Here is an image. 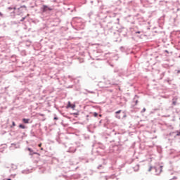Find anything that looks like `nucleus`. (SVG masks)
Instances as JSON below:
<instances>
[{
  "mask_svg": "<svg viewBox=\"0 0 180 180\" xmlns=\"http://www.w3.org/2000/svg\"><path fill=\"white\" fill-rule=\"evenodd\" d=\"M7 180H12V179H7Z\"/></svg>",
  "mask_w": 180,
  "mask_h": 180,
  "instance_id": "obj_21",
  "label": "nucleus"
},
{
  "mask_svg": "<svg viewBox=\"0 0 180 180\" xmlns=\"http://www.w3.org/2000/svg\"><path fill=\"white\" fill-rule=\"evenodd\" d=\"M29 120H30L29 119H26V118L22 119V122L26 124L29 123Z\"/></svg>",
  "mask_w": 180,
  "mask_h": 180,
  "instance_id": "obj_6",
  "label": "nucleus"
},
{
  "mask_svg": "<svg viewBox=\"0 0 180 180\" xmlns=\"http://www.w3.org/2000/svg\"><path fill=\"white\" fill-rule=\"evenodd\" d=\"M13 9H14V11H16V7H14Z\"/></svg>",
  "mask_w": 180,
  "mask_h": 180,
  "instance_id": "obj_16",
  "label": "nucleus"
},
{
  "mask_svg": "<svg viewBox=\"0 0 180 180\" xmlns=\"http://www.w3.org/2000/svg\"><path fill=\"white\" fill-rule=\"evenodd\" d=\"M122 112V110H118L115 113H116V117L117 119H120V115H119V113H120Z\"/></svg>",
  "mask_w": 180,
  "mask_h": 180,
  "instance_id": "obj_4",
  "label": "nucleus"
},
{
  "mask_svg": "<svg viewBox=\"0 0 180 180\" xmlns=\"http://www.w3.org/2000/svg\"><path fill=\"white\" fill-rule=\"evenodd\" d=\"M138 33H140V32H138Z\"/></svg>",
  "mask_w": 180,
  "mask_h": 180,
  "instance_id": "obj_22",
  "label": "nucleus"
},
{
  "mask_svg": "<svg viewBox=\"0 0 180 180\" xmlns=\"http://www.w3.org/2000/svg\"><path fill=\"white\" fill-rule=\"evenodd\" d=\"M27 150H28V151H30V153H32V152L33 151V150H32V148H28Z\"/></svg>",
  "mask_w": 180,
  "mask_h": 180,
  "instance_id": "obj_9",
  "label": "nucleus"
},
{
  "mask_svg": "<svg viewBox=\"0 0 180 180\" xmlns=\"http://www.w3.org/2000/svg\"><path fill=\"white\" fill-rule=\"evenodd\" d=\"M75 109V104H71V101H68L67 108Z\"/></svg>",
  "mask_w": 180,
  "mask_h": 180,
  "instance_id": "obj_2",
  "label": "nucleus"
},
{
  "mask_svg": "<svg viewBox=\"0 0 180 180\" xmlns=\"http://www.w3.org/2000/svg\"><path fill=\"white\" fill-rule=\"evenodd\" d=\"M16 126V124L15 123V122H13V127Z\"/></svg>",
  "mask_w": 180,
  "mask_h": 180,
  "instance_id": "obj_12",
  "label": "nucleus"
},
{
  "mask_svg": "<svg viewBox=\"0 0 180 180\" xmlns=\"http://www.w3.org/2000/svg\"><path fill=\"white\" fill-rule=\"evenodd\" d=\"M151 169H152V167H150V169H149V172H150V171H151Z\"/></svg>",
  "mask_w": 180,
  "mask_h": 180,
  "instance_id": "obj_17",
  "label": "nucleus"
},
{
  "mask_svg": "<svg viewBox=\"0 0 180 180\" xmlns=\"http://www.w3.org/2000/svg\"><path fill=\"white\" fill-rule=\"evenodd\" d=\"M94 116L95 117H96L98 116V113L94 112Z\"/></svg>",
  "mask_w": 180,
  "mask_h": 180,
  "instance_id": "obj_10",
  "label": "nucleus"
},
{
  "mask_svg": "<svg viewBox=\"0 0 180 180\" xmlns=\"http://www.w3.org/2000/svg\"><path fill=\"white\" fill-rule=\"evenodd\" d=\"M178 73H180V70H178Z\"/></svg>",
  "mask_w": 180,
  "mask_h": 180,
  "instance_id": "obj_20",
  "label": "nucleus"
},
{
  "mask_svg": "<svg viewBox=\"0 0 180 180\" xmlns=\"http://www.w3.org/2000/svg\"><path fill=\"white\" fill-rule=\"evenodd\" d=\"M43 150H44L43 148H41V150L43 151Z\"/></svg>",
  "mask_w": 180,
  "mask_h": 180,
  "instance_id": "obj_19",
  "label": "nucleus"
},
{
  "mask_svg": "<svg viewBox=\"0 0 180 180\" xmlns=\"http://www.w3.org/2000/svg\"><path fill=\"white\" fill-rule=\"evenodd\" d=\"M172 104L175 106V105H176V102H177V101H178V98H174L173 99H172Z\"/></svg>",
  "mask_w": 180,
  "mask_h": 180,
  "instance_id": "obj_3",
  "label": "nucleus"
},
{
  "mask_svg": "<svg viewBox=\"0 0 180 180\" xmlns=\"http://www.w3.org/2000/svg\"><path fill=\"white\" fill-rule=\"evenodd\" d=\"M38 147H41V143H39V144L38 145Z\"/></svg>",
  "mask_w": 180,
  "mask_h": 180,
  "instance_id": "obj_14",
  "label": "nucleus"
},
{
  "mask_svg": "<svg viewBox=\"0 0 180 180\" xmlns=\"http://www.w3.org/2000/svg\"><path fill=\"white\" fill-rule=\"evenodd\" d=\"M0 16H2V13H0Z\"/></svg>",
  "mask_w": 180,
  "mask_h": 180,
  "instance_id": "obj_18",
  "label": "nucleus"
},
{
  "mask_svg": "<svg viewBox=\"0 0 180 180\" xmlns=\"http://www.w3.org/2000/svg\"><path fill=\"white\" fill-rule=\"evenodd\" d=\"M24 20H25V18H22V19L21 20V22H23Z\"/></svg>",
  "mask_w": 180,
  "mask_h": 180,
  "instance_id": "obj_15",
  "label": "nucleus"
},
{
  "mask_svg": "<svg viewBox=\"0 0 180 180\" xmlns=\"http://www.w3.org/2000/svg\"><path fill=\"white\" fill-rule=\"evenodd\" d=\"M134 168H136L135 171H139V165H136Z\"/></svg>",
  "mask_w": 180,
  "mask_h": 180,
  "instance_id": "obj_8",
  "label": "nucleus"
},
{
  "mask_svg": "<svg viewBox=\"0 0 180 180\" xmlns=\"http://www.w3.org/2000/svg\"><path fill=\"white\" fill-rule=\"evenodd\" d=\"M38 115H39V116H42V117L44 116V114H41V113H39Z\"/></svg>",
  "mask_w": 180,
  "mask_h": 180,
  "instance_id": "obj_11",
  "label": "nucleus"
},
{
  "mask_svg": "<svg viewBox=\"0 0 180 180\" xmlns=\"http://www.w3.org/2000/svg\"><path fill=\"white\" fill-rule=\"evenodd\" d=\"M156 171H159V174H161V172L162 171V167H159L158 169H156Z\"/></svg>",
  "mask_w": 180,
  "mask_h": 180,
  "instance_id": "obj_5",
  "label": "nucleus"
},
{
  "mask_svg": "<svg viewBox=\"0 0 180 180\" xmlns=\"http://www.w3.org/2000/svg\"><path fill=\"white\" fill-rule=\"evenodd\" d=\"M41 9H42V12H47V11H53V8L49 7L46 5H44Z\"/></svg>",
  "mask_w": 180,
  "mask_h": 180,
  "instance_id": "obj_1",
  "label": "nucleus"
},
{
  "mask_svg": "<svg viewBox=\"0 0 180 180\" xmlns=\"http://www.w3.org/2000/svg\"><path fill=\"white\" fill-rule=\"evenodd\" d=\"M19 127H20V129H25V127L23 124H20Z\"/></svg>",
  "mask_w": 180,
  "mask_h": 180,
  "instance_id": "obj_7",
  "label": "nucleus"
},
{
  "mask_svg": "<svg viewBox=\"0 0 180 180\" xmlns=\"http://www.w3.org/2000/svg\"><path fill=\"white\" fill-rule=\"evenodd\" d=\"M54 120H58V118L57 117H55Z\"/></svg>",
  "mask_w": 180,
  "mask_h": 180,
  "instance_id": "obj_13",
  "label": "nucleus"
}]
</instances>
